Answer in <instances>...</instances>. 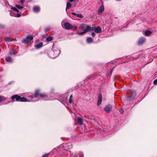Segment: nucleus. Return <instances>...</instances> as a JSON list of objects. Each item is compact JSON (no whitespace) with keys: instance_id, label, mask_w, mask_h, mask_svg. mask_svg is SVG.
I'll use <instances>...</instances> for the list:
<instances>
[{"instance_id":"6","label":"nucleus","mask_w":157,"mask_h":157,"mask_svg":"<svg viewBox=\"0 0 157 157\" xmlns=\"http://www.w3.org/2000/svg\"><path fill=\"white\" fill-rule=\"evenodd\" d=\"M63 27L67 30H69L73 28V26L68 22L62 23Z\"/></svg>"},{"instance_id":"24","label":"nucleus","mask_w":157,"mask_h":157,"mask_svg":"<svg viewBox=\"0 0 157 157\" xmlns=\"http://www.w3.org/2000/svg\"><path fill=\"white\" fill-rule=\"evenodd\" d=\"M53 38L51 36H49L46 38V40L47 41L49 42L52 41V40Z\"/></svg>"},{"instance_id":"35","label":"nucleus","mask_w":157,"mask_h":157,"mask_svg":"<svg viewBox=\"0 0 157 157\" xmlns=\"http://www.w3.org/2000/svg\"><path fill=\"white\" fill-rule=\"evenodd\" d=\"M120 113L121 114L123 113H124L123 110V109H121V110H120Z\"/></svg>"},{"instance_id":"1","label":"nucleus","mask_w":157,"mask_h":157,"mask_svg":"<svg viewBox=\"0 0 157 157\" xmlns=\"http://www.w3.org/2000/svg\"><path fill=\"white\" fill-rule=\"evenodd\" d=\"M79 29L83 30V31L81 32L78 33V34L79 35H83L89 31L90 26L85 24L82 23L79 26Z\"/></svg>"},{"instance_id":"23","label":"nucleus","mask_w":157,"mask_h":157,"mask_svg":"<svg viewBox=\"0 0 157 157\" xmlns=\"http://www.w3.org/2000/svg\"><path fill=\"white\" fill-rule=\"evenodd\" d=\"M151 33V32L149 30H146L145 32V34L147 36L150 35Z\"/></svg>"},{"instance_id":"32","label":"nucleus","mask_w":157,"mask_h":157,"mask_svg":"<svg viewBox=\"0 0 157 157\" xmlns=\"http://www.w3.org/2000/svg\"><path fill=\"white\" fill-rule=\"evenodd\" d=\"M154 84H155V85H156L157 84V79H155L154 81Z\"/></svg>"},{"instance_id":"20","label":"nucleus","mask_w":157,"mask_h":157,"mask_svg":"<svg viewBox=\"0 0 157 157\" xmlns=\"http://www.w3.org/2000/svg\"><path fill=\"white\" fill-rule=\"evenodd\" d=\"M135 96L133 94H132L130 96H129L127 98V100L128 101H129L134 98Z\"/></svg>"},{"instance_id":"4","label":"nucleus","mask_w":157,"mask_h":157,"mask_svg":"<svg viewBox=\"0 0 157 157\" xmlns=\"http://www.w3.org/2000/svg\"><path fill=\"white\" fill-rule=\"evenodd\" d=\"M11 98L12 100L11 101H14V99H15L17 101H20L22 102L28 101V100L25 98L24 97H21L20 96L17 95H14L12 96L11 97Z\"/></svg>"},{"instance_id":"22","label":"nucleus","mask_w":157,"mask_h":157,"mask_svg":"<svg viewBox=\"0 0 157 157\" xmlns=\"http://www.w3.org/2000/svg\"><path fill=\"white\" fill-rule=\"evenodd\" d=\"M17 53V52L14 50H11L10 52V54L11 55H15Z\"/></svg>"},{"instance_id":"13","label":"nucleus","mask_w":157,"mask_h":157,"mask_svg":"<svg viewBox=\"0 0 157 157\" xmlns=\"http://www.w3.org/2000/svg\"><path fill=\"white\" fill-rule=\"evenodd\" d=\"M73 157H83V155L82 153L80 152L75 154Z\"/></svg>"},{"instance_id":"19","label":"nucleus","mask_w":157,"mask_h":157,"mask_svg":"<svg viewBox=\"0 0 157 157\" xmlns=\"http://www.w3.org/2000/svg\"><path fill=\"white\" fill-rule=\"evenodd\" d=\"M6 100V98L2 96H0V102L5 101Z\"/></svg>"},{"instance_id":"15","label":"nucleus","mask_w":157,"mask_h":157,"mask_svg":"<svg viewBox=\"0 0 157 157\" xmlns=\"http://www.w3.org/2000/svg\"><path fill=\"white\" fill-rule=\"evenodd\" d=\"M6 61L8 62H12L13 60L12 58L10 56H8L6 58Z\"/></svg>"},{"instance_id":"30","label":"nucleus","mask_w":157,"mask_h":157,"mask_svg":"<svg viewBox=\"0 0 157 157\" xmlns=\"http://www.w3.org/2000/svg\"><path fill=\"white\" fill-rule=\"evenodd\" d=\"M4 28V26L2 24H0V29H3Z\"/></svg>"},{"instance_id":"12","label":"nucleus","mask_w":157,"mask_h":157,"mask_svg":"<svg viewBox=\"0 0 157 157\" xmlns=\"http://www.w3.org/2000/svg\"><path fill=\"white\" fill-rule=\"evenodd\" d=\"M43 43L42 42H40L38 44L35 45V46L36 49H38L41 48L43 46Z\"/></svg>"},{"instance_id":"3","label":"nucleus","mask_w":157,"mask_h":157,"mask_svg":"<svg viewBox=\"0 0 157 157\" xmlns=\"http://www.w3.org/2000/svg\"><path fill=\"white\" fill-rule=\"evenodd\" d=\"M38 95H40V97L44 100H51L50 99L48 98V96L46 94H40V92L38 90H36V91L34 96L32 95L29 96V97L31 99H33V98H37Z\"/></svg>"},{"instance_id":"28","label":"nucleus","mask_w":157,"mask_h":157,"mask_svg":"<svg viewBox=\"0 0 157 157\" xmlns=\"http://www.w3.org/2000/svg\"><path fill=\"white\" fill-rule=\"evenodd\" d=\"M12 9L18 12H19L18 10L15 7H12Z\"/></svg>"},{"instance_id":"31","label":"nucleus","mask_w":157,"mask_h":157,"mask_svg":"<svg viewBox=\"0 0 157 157\" xmlns=\"http://www.w3.org/2000/svg\"><path fill=\"white\" fill-rule=\"evenodd\" d=\"M21 16V15L20 14H17L15 15V17H19Z\"/></svg>"},{"instance_id":"34","label":"nucleus","mask_w":157,"mask_h":157,"mask_svg":"<svg viewBox=\"0 0 157 157\" xmlns=\"http://www.w3.org/2000/svg\"><path fill=\"white\" fill-rule=\"evenodd\" d=\"M72 102V99H71L70 98L69 99V102L70 103H71Z\"/></svg>"},{"instance_id":"27","label":"nucleus","mask_w":157,"mask_h":157,"mask_svg":"<svg viewBox=\"0 0 157 157\" xmlns=\"http://www.w3.org/2000/svg\"><path fill=\"white\" fill-rule=\"evenodd\" d=\"M77 16L81 18L83 17V16L81 14H77Z\"/></svg>"},{"instance_id":"39","label":"nucleus","mask_w":157,"mask_h":157,"mask_svg":"<svg viewBox=\"0 0 157 157\" xmlns=\"http://www.w3.org/2000/svg\"><path fill=\"white\" fill-rule=\"evenodd\" d=\"M49 29H50L49 28H47L45 30L46 31H48V30H49Z\"/></svg>"},{"instance_id":"43","label":"nucleus","mask_w":157,"mask_h":157,"mask_svg":"<svg viewBox=\"0 0 157 157\" xmlns=\"http://www.w3.org/2000/svg\"><path fill=\"white\" fill-rule=\"evenodd\" d=\"M32 101H35L34 100H32Z\"/></svg>"},{"instance_id":"42","label":"nucleus","mask_w":157,"mask_h":157,"mask_svg":"<svg viewBox=\"0 0 157 157\" xmlns=\"http://www.w3.org/2000/svg\"><path fill=\"white\" fill-rule=\"evenodd\" d=\"M66 153L67 154L68 153H69V151H66Z\"/></svg>"},{"instance_id":"2","label":"nucleus","mask_w":157,"mask_h":157,"mask_svg":"<svg viewBox=\"0 0 157 157\" xmlns=\"http://www.w3.org/2000/svg\"><path fill=\"white\" fill-rule=\"evenodd\" d=\"M60 51L57 48L55 49L54 48H52V51L49 53V56L51 58H55L58 56L60 54Z\"/></svg>"},{"instance_id":"9","label":"nucleus","mask_w":157,"mask_h":157,"mask_svg":"<svg viewBox=\"0 0 157 157\" xmlns=\"http://www.w3.org/2000/svg\"><path fill=\"white\" fill-rule=\"evenodd\" d=\"M98 105H100L102 101V95L101 94H99L98 95Z\"/></svg>"},{"instance_id":"38","label":"nucleus","mask_w":157,"mask_h":157,"mask_svg":"<svg viewBox=\"0 0 157 157\" xmlns=\"http://www.w3.org/2000/svg\"><path fill=\"white\" fill-rule=\"evenodd\" d=\"M85 117H86V118H88V119H90L89 118V116H87V115H85Z\"/></svg>"},{"instance_id":"25","label":"nucleus","mask_w":157,"mask_h":157,"mask_svg":"<svg viewBox=\"0 0 157 157\" xmlns=\"http://www.w3.org/2000/svg\"><path fill=\"white\" fill-rule=\"evenodd\" d=\"M96 28V27H90V29H89V31H90V30H94L95 31V29Z\"/></svg>"},{"instance_id":"40","label":"nucleus","mask_w":157,"mask_h":157,"mask_svg":"<svg viewBox=\"0 0 157 157\" xmlns=\"http://www.w3.org/2000/svg\"><path fill=\"white\" fill-rule=\"evenodd\" d=\"M68 0L69 1L71 2H72L74 1V0Z\"/></svg>"},{"instance_id":"17","label":"nucleus","mask_w":157,"mask_h":157,"mask_svg":"<svg viewBox=\"0 0 157 157\" xmlns=\"http://www.w3.org/2000/svg\"><path fill=\"white\" fill-rule=\"evenodd\" d=\"M93 41V39L91 37H88L87 38L86 41L87 43H90Z\"/></svg>"},{"instance_id":"11","label":"nucleus","mask_w":157,"mask_h":157,"mask_svg":"<svg viewBox=\"0 0 157 157\" xmlns=\"http://www.w3.org/2000/svg\"><path fill=\"white\" fill-rule=\"evenodd\" d=\"M33 10L35 13H38L40 11V8L39 6H35L33 7Z\"/></svg>"},{"instance_id":"21","label":"nucleus","mask_w":157,"mask_h":157,"mask_svg":"<svg viewBox=\"0 0 157 157\" xmlns=\"http://www.w3.org/2000/svg\"><path fill=\"white\" fill-rule=\"evenodd\" d=\"M104 8L103 6H101L98 10L99 13H101L103 12L104 10Z\"/></svg>"},{"instance_id":"7","label":"nucleus","mask_w":157,"mask_h":157,"mask_svg":"<svg viewBox=\"0 0 157 157\" xmlns=\"http://www.w3.org/2000/svg\"><path fill=\"white\" fill-rule=\"evenodd\" d=\"M112 106L110 104H108L105 106L104 108L105 111L108 113L111 112L112 109Z\"/></svg>"},{"instance_id":"18","label":"nucleus","mask_w":157,"mask_h":157,"mask_svg":"<svg viewBox=\"0 0 157 157\" xmlns=\"http://www.w3.org/2000/svg\"><path fill=\"white\" fill-rule=\"evenodd\" d=\"M78 122L80 125H82L83 124L82 119L80 117L78 119Z\"/></svg>"},{"instance_id":"16","label":"nucleus","mask_w":157,"mask_h":157,"mask_svg":"<svg viewBox=\"0 0 157 157\" xmlns=\"http://www.w3.org/2000/svg\"><path fill=\"white\" fill-rule=\"evenodd\" d=\"M71 6V4L69 2H68L67 3V6L66 8V10L67 11V10L69 9Z\"/></svg>"},{"instance_id":"10","label":"nucleus","mask_w":157,"mask_h":157,"mask_svg":"<svg viewBox=\"0 0 157 157\" xmlns=\"http://www.w3.org/2000/svg\"><path fill=\"white\" fill-rule=\"evenodd\" d=\"M4 40L6 42H9L12 41H15L16 39H11L8 36L5 37Z\"/></svg>"},{"instance_id":"5","label":"nucleus","mask_w":157,"mask_h":157,"mask_svg":"<svg viewBox=\"0 0 157 157\" xmlns=\"http://www.w3.org/2000/svg\"><path fill=\"white\" fill-rule=\"evenodd\" d=\"M33 38L32 35H29L27 36L26 38L23 39L22 40V42L25 44H28L32 40Z\"/></svg>"},{"instance_id":"36","label":"nucleus","mask_w":157,"mask_h":157,"mask_svg":"<svg viewBox=\"0 0 157 157\" xmlns=\"http://www.w3.org/2000/svg\"><path fill=\"white\" fill-rule=\"evenodd\" d=\"M91 35L92 36H95V33H94V32H93L92 33H91Z\"/></svg>"},{"instance_id":"29","label":"nucleus","mask_w":157,"mask_h":157,"mask_svg":"<svg viewBox=\"0 0 157 157\" xmlns=\"http://www.w3.org/2000/svg\"><path fill=\"white\" fill-rule=\"evenodd\" d=\"M49 155V153H46L44 154L42 157H48Z\"/></svg>"},{"instance_id":"14","label":"nucleus","mask_w":157,"mask_h":157,"mask_svg":"<svg viewBox=\"0 0 157 157\" xmlns=\"http://www.w3.org/2000/svg\"><path fill=\"white\" fill-rule=\"evenodd\" d=\"M101 29L100 27H96L95 32L97 33H99L101 32Z\"/></svg>"},{"instance_id":"8","label":"nucleus","mask_w":157,"mask_h":157,"mask_svg":"<svg viewBox=\"0 0 157 157\" xmlns=\"http://www.w3.org/2000/svg\"><path fill=\"white\" fill-rule=\"evenodd\" d=\"M145 38L144 37H142L140 38L138 41V44L141 45L143 44L145 41Z\"/></svg>"},{"instance_id":"41","label":"nucleus","mask_w":157,"mask_h":157,"mask_svg":"<svg viewBox=\"0 0 157 157\" xmlns=\"http://www.w3.org/2000/svg\"><path fill=\"white\" fill-rule=\"evenodd\" d=\"M72 97H73V96H72V95H71L70 96V98L71 99H72Z\"/></svg>"},{"instance_id":"37","label":"nucleus","mask_w":157,"mask_h":157,"mask_svg":"<svg viewBox=\"0 0 157 157\" xmlns=\"http://www.w3.org/2000/svg\"><path fill=\"white\" fill-rule=\"evenodd\" d=\"M72 14L74 16H76L77 15V14L76 13H75L74 12H72Z\"/></svg>"},{"instance_id":"26","label":"nucleus","mask_w":157,"mask_h":157,"mask_svg":"<svg viewBox=\"0 0 157 157\" xmlns=\"http://www.w3.org/2000/svg\"><path fill=\"white\" fill-rule=\"evenodd\" d=\"M16 6L17 8L19 9H21L23 8V6H19L18 5H16Z\"/></svg>"},{"instance_id":"33","label":"nucleus","mask_w":157,"mask_h":157,"mask_svg":"<svg viewBox=\"0 0 157 157\" xmlns=\"http://www.w3.org/2000/svg\"><path fill=\"white\" fill-rule=\"evenodd\" d=\"M25 2V0H21V5H23V3Z\"/></svg>"}]
</instances>
